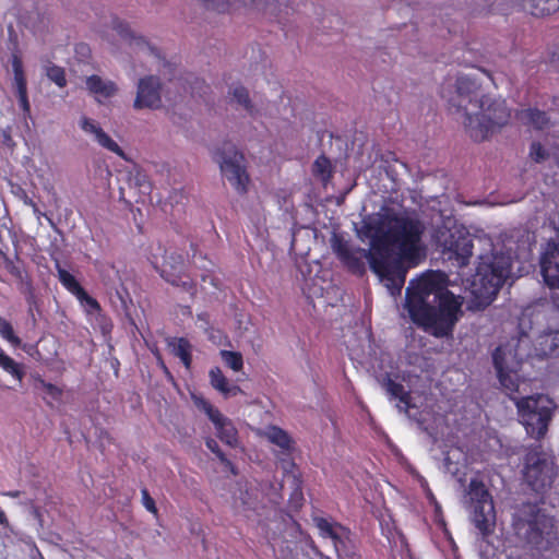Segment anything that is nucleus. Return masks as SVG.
Returning a JSON list of instances; mask_svg holds the SVG:
<instances>
[{
  "label": "nucleus",
  "mask_w": 559,
  "mask_h": 559,
  "mask_svg": "<svg viewBox=\"0 0 559 559\" xmlns=\"http://www.w3.org/2000/svg\"><path fill=\"white\" fill-rule=\"evenodd\" d=\"M425 231L417 213L388 210L366 219L357 231L361 240H369V250L355 248L337 235L332 237L331 246L352 270H359L366 258L380 282L395 296L405 283L403 263L415 266L426 257Z\"/></svg>",
  "instance_id": "obj_1"
},
{
  "label": "nucleus",
  "mask_w": 559,
  "mask_h": 559,
  "mask_svg": "<svg viewBox=\"0 0 559 559\" xmlns=\"http://www.w3.org/2000/svg\"><path fill=\"white\" fill-rule=\"evenodd\" d=\"M441 96L474 141L486 140L509 122L506 102L485 94L476 75L460 74L442 87Z\"/></svg>",
  "instance_id": "obj_2"
},
{
  "label": "nucleus",
  "mask_w": 559,
  "mask_h": 559,
  "mask_svg": "<svg viewBox=\"0 0 559 559\" xmlns=\"http://www.w3.org/2000/svg\"><path fill=\"white\" fill-rule=\"evenodd\" d=\"M462 300L447 289V277L427 272L409 282L404 308L411 320L435 336L449 335L461 314Z\"/></svg>",
  "instance_id": "obj_3"
},
{
  "label": "nucleus",
  "mask_w": 559,
  "mask_h": 559,
  "mask_svg": "<svg viewBox=\"0 0 559 559\" xmlns=\"http://www.w3.org/2000/svg\"><path fill=\"white\" fill-rule=\"evenodd\" d=\"M479 243L490 245L491 253L480 254V262L472 282V294L481 302L489 304L503 283L512 275L514 262L530 259L533 236L524 229L502 234L495 243L476 238Z\"/></svg>",
  "instance_id": "obj_4"
},
{
  "label": "nucleus",
  "mask_w": 559,
  "mask_h": 559,
  "mask_svg": "<svg viewBox=\"0 0 559 559\" xmlns=\"http://www.w3.org/2000/svg\"><path fill=\"white\" fill-rule=\"evenodd\" d=\"M469 519L483 537L490 535L496 526V511L492 497L485 484L477 478L471 479L464 501Z\"/></svg>",
  "instance_id": "obj_5"
},
{
  "label": "nucleus",
  "mask_w": 559,
  "mask_h": 559,
  "mask_svg": "<svg viewBox=\"0 0 559 559\" xmlns=\"http://www.w3.org/2000/svg\"><path fill=\"white\" fill-rule=\"evenodd\" d=\"M516 406L526 432L534 438L544 437L555 409L554 402L545 395H538L522 399Z\"/></svg>",
  "instance_id": "obj_6"
},
{
  "label": "nucleus",
  "mask_w": 559,
  "mask_h": 559,
  "mask_svg": "<svg viewBox=\"0 0 559 559\" xmlns=\"http://www.w3.org/2000/svg\"><path fill=\"white\" fill-rule=\"evenodd\" d=\"M104 37L114 53L121 51L128 55L142 53L157 56L156 49L142 35L119 19L111 20L110 27Z\"/></svg>",
  "instance_id": "obj_7"
},
{
  "label": "nucleus",
  "mask_w": 559,
  "mask_h": 559,
  "mask_svg": "<svg viewBox=\"0 0 559 559\" xmlns=\"http://www.w3.org/2000/svg\"><path fill=\"white\" fill-rule=\"evenodd\" d=\"M525 343L524 338L511 340L498 347L493 354V362L500 383L507 390L513 391L518 388V370L523 359V354L520 350Z\"/></svg>",
  "instance_id": "obj_8"
},
{
  "label": "nucleus",
  "mask_w": 559,
  "mask_h": 559,
  "mask_svg": "<svg viewBox=\"0 0 559 559\" xmlns=\"http://www.w3.org/2000/svg\"><path fill=\"white\" fill-rule=\"evenodd\" d=\"M223 177L240 193L247 191L249 176L246 170L245 156L234 145L225 144L214 156Z\"/></svg>",
  "instance_id": "obj_9"
},
{
  "label": "nucleus",
  "mask_w": 559,
  "mask_h": 559,
  "mask_svg": "<svg viewBox=\"0 0 559 559\" xmlns=\"http://www.w3.org/2000/svg\"><path fill=\"white\" fill-rule=\"evenodd\" d=\"M538 325L537 355H552L559 349V308L547 306L535 313Z\"/></svg>",
  "instance_id": "obj_10"
},
{
  "label": "nucleus",
  "mask_w": 559,
  "mask_h": 559,
  "mask_svg": "<svg viewBox=\"0 0 559 559\" xmlns=\"http://www.w3.org/2000/svg\"><path fill=\"white\" fill-rule=\"evenodd\" d=\"M524 479L535 491H542L552 484L555 465L552 457L542 451L527 453L524 467Z\"/></svg>",
  "instance_id": "obj_11"
},
{
  "label": "nucleus",
  "mask_w": 559,
  "mask_h": 559,
  "mask_svg": "<svg viewBox=\"0 0 559 559\" xmlns=\"http://www.w3.org/2000/svg\"><path fill=\"white\" fill-rule=\"evenodd\" d=\"M552 527V519L531 506L527 516L516 524L518 534L536 547H543L545 540L548 543Z\"/></svg>",
  "instance_id": "obj_12"
},
{
  "label": "nucleus",
  "mask_w": 559,
  "mask_h": 559,
  "mask_svg": "<svg viewBox=\"0 0 559 559\" xmlns=\"http://www.w3.org/2000/svg\"><path fill=\"white\" fill-rule=\"evenodd\" d=\"M150 261L154 269L159 272L167 282L179 285H187L188 282L181 277L185 269V258L175 251H168L160 245L153 247L150 253Z\"/></svg>",
  "instance_id": "obj_13"
},
{
  "label": "nucleus",
  "mask_w": 559,
  "mask_h": 559,
  "mask_svg": "<svg viewBox=\"0 0 559 559\" xmlns=\"http://www.w3.org/2000/svg\"><path fill=\"white\" fill-rule=\"evenodd\" d=\"M133 107L138 110H157L163 107L162 82L157 76L147 75L139 80Z\"/></svg>",
  "instance_id": "obj_14"
},
{
  "label": "nucleus",
  "mask_w": 559,
  "mask_h": 559,
  "mask_svg": "<svg viewBox=\"0 0 559 559\" xmlns=\"http://www.w3.org/2000/svg\"><path fill=\"white\" fill-rule=\"evenodd\" d=\"M449 259H455L460 266L467 263L473 253L474 239L464 228H455L442 242Z\"/></svg>",
  "instance_id": "obj_15"
},
{
  "label": "nucleus",
  "mask_w": 559,
  "mask_h": 559,
  "mask_svg": "<svg viewBox=\"0 0 559 559\" xmlns=\"http://www.w3.org/2000/svg\"><path fill=\"white\" fill-rule=\"evenodd\" d=\"M195 405L202 409L214 424L219 439L230 447L238 443L237 430L233 423L203 397H193Z\"/></svg>",
  "instance_id": "obj_16"
},
{
  "label": "nucleus",
  "mask_w": 559,
  "mask_h": 559,
  "mask_svg": "<svg viewBox=\"0 0 559 559\" xmlns=\"http://www.w3.org/2000/svg\"><path fill=\"white\" fill-rule=\"evenodd\" d=\"M542 275L550 288H559V243L549 241L540 259Z\"/></svg>",
  "instance_id": "obj_17"
},
{
  "label": "nucleus",
  "mask_w": 559,
  "mask_h": 559,
  "mask_svg": "<svg viewBox=\"0 0 559 559\" xmlns=\"http://www.w3.org/2000/svg\"><path fill=\"white\" fill-rule=\"evenodd\" d=\"M80 128L87 134L94 136V140L104 148L117 154L118 156H123V151L118 145V143L107 134L102 127L95 120L81 117L79 121Z\"/></svg>",
  "instance_id": "obj_18"
},
{
  "label": "nucleus",
  "mask_w": 559,
  "mask_h": 559,
  "mask_svg": "<svg viewBox=\"0 0 559 559\" xmlns=\"http://www.w3.org/2000/svg\"><path fill=\"white\" fill-rule=\"evenodd\" d=\"M314 523L323 538L331 539L337 554L345 548V542L348 539V531L340 524L332 523L323 518H316Z\"/></svg>",
  "instance_id": "obj_19"
},
{
  "label": "nucleus",
  "mask_w": 559,
  "mask_h": 559,
  "mask_svg": "<svg viewBox=\"0 0 559 559\" xmlns=\"http://www.w3.org/2000/svg\"><path fill=\"white\" fill-rule=\"evenodd\" d=\"M86 90L94 96L97 103L105 100L117 95L119 88L115 81L93 74L85 79Z\"/></svg>",
  "instance_id": "obj_20"
},
{
  "label": "nucleus",
  "mask_w": 559,
  "mask_h": 559,
  "mask_svg": "<svg viewBox=\"0 0 559 559\" xmlns=\"http://www.w3.org/2000/svg\"><path fill=\"white\" fill-rule=\"evenodd\" d=\"M228 99L231 105L245 110L250 117L261 116L260 108L252 102L248 90L241 84H231L228 90Z\"/></svg>",
  "instance_id": "obj_21"
},
{
  "label": "nucleus",
  "mask_w": 559,
  "mask_h": 559,
  "mask_svg": "<svg viewBox=\"0 0 559 559\" xmlns=\"http://www.w3.org/2000/svg\"><path fill=\"white\" fill-rule=\"evenodd\" d=\"M209 378L213 389L218 391L226 399L242 393V390L238 385L231 384L228 381L218 367L211 368L209 371Z\"/></svg>",
  "instance_id": "obj_22"
},
{
  "label": "nucleus",
  "mask_w": 559,
  "mask_h": 559,
  "mask_svg": "<svg viewBox=\"0 0 559 559\" xmlns=\"http://www.w3.org/2000/svg\"><path fill=\"white\" fill-rule=\"evenodd\" d=\"M58 274L60 282L69 292L75 295L81 301H84L91 310L98 309L97 301L85 293L72 274L66 270H59Z\"/></svg>",
  "instance_id": "obj_23"
},
{
  "label": "nucleus",
  "mask_w": 559,
  "mask_h": 559,
  "mask_svg": "<svg viewBox=\"0 0 559 559\" xmlns=\"http://www.w3.org/2000/svg\"><path fill=\"white\" fill-rule=\"evenodd\" d=\"M381 385L392 399L399 400L396 405L399 411L408 413L411 407L409 393L404 389V386L393 381L390 377L384 378Z\"/></svg>",
  "instance_id": "obj_24"
},
{
  "label": "nucleus",
  "mask_w": 559,
  "mask_h": 559,
  "mask_svg": "<svg viewBox=\"0 0 559 559\" xmlns=\"http://www.w3.org/2000/svg\"><path fill=\"white\" fill-rule=\"evenodd\" d=\"M168 347L171 353L180 358L187 369L191 366V350L192 346L186 338H169L167 341Z\"/></svg>",
  "instance_id": "obj_25"
},
{
  "label": "nucleus",
  "mask_w": 559,
  "mask_h": 559,
  "mask_svg": "<svg viewBox=\"0 0 559 559\" xmlns=\"http://www.w3.org/2000/svg\"><path fill=\"white\" fill-rule=\"evenodd\" d=\"M261 435L266 438L271 443L277 445L284 451H290L293 448V440L289 436L278 427L271 426L265 428Z\"/></svg>",
  "instance_id": "obj_26"
},
{
  "label": "nucleus",
  "mask_w": 559,
  "mask_h": 559,
  "mask_svg": "<svg viewBox=\"0 0 559 559\" xmlns=\"http://www.w3.org/2000/svg\"><path fill=\"white\" fill-rule=\"evenodd\" d=\"M525 8L535 16H545L559 10V0H524Z\"/></svg>",
  "instance_id": "obj_27"
},
{
  "label": "nucleus",
  "mask_w": 559,
  "mask_h": 559,
  "mask_svg": "<svg viewBox=\"0 0 559 559\" xmlns=\"http://www.w3.org/2000/svg\"><path fill=\"white\" fill-rule=\"evenodd\" d=\"M0 368L19 382H22L25 376L24 366L10 357L2 348H0Z\"/></svg>",
  "instance_id": "obj_28"
},
{
  "label": "nucleus",
  "mask_w": 559,
  "mask_h": 559,
  "mask_svg": "<svg viewBox=\"0 0 559 559\" xmlns=\"http://www.w3.org/2000/svg\"><path fill=\"white\" fill-rule=\"evenodd\" d=\"M37 389L43 392L44 400L51 406L55 403H60L62 400V389L52 383L39 379L37 381Z\"/></svg>",
  "instance_id": "obj_29"
},
{
  "label": "nucleus",
  "mask_w": 559,
  "mask_h": 559,
  "mask_svg": "<svg viewBox=\"0 0 559 559\" xmlns=\"http://www.w3.org/2000/svg\"><path fill=\"white\" fill-rule=\"evenodd\" d=\"M519 119L523 123L533 126L537 129H543L548 122L546 115L537 109H526L521 111L519 114Z\"/></svg>",
  "instance_id": "obj_30"
},
{
  "label": "nucleus",
  "mask_w": 559,
  "mask_h": 559,
  "mask_svg": "<svg viewBox=\"0 0 559 559\" xmlns=\"http://www.w3.org/2000/svg\"><path fill=\"white\" fill-rule=\"evenodd\" d=\"M221 358L223 362L233 371L238 372L243 368L242 355L239 352L221 350Z\"/></svg>",
  "instance_id": "obj_31"
},
{
  "label": "nucleus",
  "mask_w": 559,
  "mask_h": 559,
  "mask_svg": "<svg viewBox=\"0 0 559 559\" xmlns=\"http://www.w3.org/2000/svg\"><path fill=\"white\" fill-rule=\"evenodd\" d=\"M234 507L238 511L253 510L257 507V497H253L248 490H240L239 495L235 496Z\"/></svg>",
  "instance_id": "obj_32"
},
{
  "label": "nucleus",
  "mask_w": 559,
  "mask_h": 559,
  "mask_svg": "<svg viewBox=\"0 0 559 559\" xmlns=\"http://www.w3.org/2000/svg\"><path fill=\"white\" fill-rule=\"evenodd\" d=\"M0 336L13 346H19L21 340L15 335L12 324L0 317Z\"/></svg>",
  "instance_id": "obj_33"
},
{
  "label": "nucleus",
  "mask_w": 559,
  "mask_h": 559,
  "mask_svg": "<svg viewBox=\"0 0 559 559\" xmlns=\"http://www.w3.org/2000/svg\"><path fill=\"white\" fill-rule=\"evenodd\" d=\"M12 66L14 72V83L16 86L17 94L26 93V81L24 78L21 61L17 58H14Z\"/></svg>",
  "instance_id": "obj_34"
},
{
  "label": "nucleus",
  "mask_w": 559,
  "mask_h": 559,
  "mask_svg": "<svg viewBox=\"0 0 559 559\" xmlns=\"http://www.w3.org/2000/svg\"><path fill=\"white\" fill-rule=\"evenodd\" d=\"M313 173L322 180H326L331 175V162L324 156H319L313 163Z\"/></svg>",
  "instance_id": "obj_35"
},
{
  "label": "nucleus",
  "mask_w": 559,
  "mask_h": 559,
  "mask_svg": "<svg viewBox=\"0 0 559 559\" xmlns=\"http://www.w3.org/2000/svg\"><path fill=\"white\" fill-rule=\"evenodd\" d=\"M46 73L47 76L59 87L66 86L67 80L62 68L57 66H49L47 67Z\"/></svg>",
  "instance_id": "obj_36"
},
{
  "label": "nucleus",
  "mask_w": 559,
  "mask_h": 559,
  "mask_svg": "<svg viewBox=\"0 0 559 559\" xmlns=\"http://www.w3.org/2000/svg\"><path fill=\"white\" fill-rule=\"evenodd\" d=\"M250 4L264 13L274 14L277 11V0H250Z\"/></svg>",
  "instance_id": "obj_37"
},
{
  "label": "nucleus",
  "mask_w": 559,
  "mask_h": 559,
  "mask_svg": "<svg viewBox=\"0 0 559 559\" xmlns=\"http://www.w3.org/2000/svg\"><path fill=\"white\" fill-rule=\"evenodd\" d=\"M530 155L535 162H542L547 157L546 151L539 143L532 144Z\"/></svg>",
  "instance_id": "obj_38"
},
{
  "label": "nucleus",
  "mask_w": 559,
  "mask_h": 559,
  "mask_svg": "<svg viewBox=\"0 0 559 559\" xmlns=\"http://www.w3.org/2000/svg\"><path fill=\"white\" fill-rule=\"evenodd\" d=\"M206 447L213 452L215 453L218 459L225 463L226 465H230V462L224 456V454L221 452L219 448H218V444L215 440L213 439H209L206 440Z\"/></svg>",
  "instance_id": "obj_39"
},
{
  "label": "nucleus",
  "mask_w": 559,
  "mask_h": 559,
  "mask_svg": "<svg viewBox=\"0 0 559 559\" xmlns=\"http://www.w3.org/2000/svg\"><path fill=\"white\" fill-rule=\"evenodd\" d=\"M142 502L147 511H150L154 514L157 513V509L155 507V501L153 500V498H151V496L148 495L146 489L142 490Z\"/></svg>",
  "instance_id": "obj_40"
},
{
  "label": "nucleus",
  "mask_w": 559,
  "mask_h": 559,
  "mask_svg": "<svg viewBox=\"0 0 559 559\" xmlns=\"http://www.w3.org/2000/svg\"><path fill=\"white\" fill-rule=\"evenodd\" d=\"M29 543L32 544V549L29 554L31 559H45L39 549L37 548L35 542L33 539H29Z\"/></svg>",
  "instance_id": "obj_41"
},
{
  "label": "nucleus",
  "mask_w": 559,
  "mask_h": 559,
  "mask_svg": "<svg viewBox=\"0 0 559 559\" xmlns=\"http://www.w3.org/2000/svg\"><path fill=\"white\" fill-rule=\"evenodd\" d=\"M17 95H19V100H20L21 107L23 108L24 111H28L29 104H28V99H27V92L23 93V94H17Z\"/></svg>",
  "instance_id": "obj_42"
},
{
  "label": "nucleus",
  "mask_w": 559,
  "mask_h": 559,
  "mask_svg": "<svg viewBox=\"0 0 559 559\" xmlns=\"http://www.w3.org/2000/svg\"><path fill=\"white\" fill-rule=\"evenodd\" d=\"M550 226L554 228V230L557 233L559 237V212L552 214L550 217Z\"/></svg>",
  "instance_id": "obj_43"
},
{
  "label": "nucleus",
  "mask_w": 559,
  "mask_h": 559,
  "mask_svg": "<svg viewBox=\"0 0 559 559\" xmlns=\"http://www.w3.org/2000/svg\"><path fill=\"white\" fill-rule=\"evenodd\" d=\"M0 525H3L5 528H8L11 533H14L13 528L11 527L8 518L3 511L0 510Z\"/></svg>",
  "instance_id": "obj_44"
},
{
  "label": "nucleus",
  "mask_w": 559,
  "mask_h": 559,
  "mask_svg": "<svg viewBox=\"0 0 559 559\" xmlns=\"http://www.w3.org/2000/svg\"><path fill=\"white\" fill-rule=\"evenodd\" d=\"M32 513H33L34 518L38 521L39 526L43 527L44 526V520H43V516H41V513H40L39 509L36 508V507H33Z\"/></svg>",
  "instance_id": "obj_45"
},
{
  "label": "nucleus",
  "mask_w": 559,
  "mask_h": 559,
  "mask_svg": "<svg viewBox=\"0 0 559 559\" xmlns=\"http://www.w3.org/2000/svg\"><path fill=\"white\" fill-rule=\"evenodd\" d=\"M533 312L531 311V309H526L523 314H522V318L520 319V328L521 329H524L525 326V320L526 318H528L530 316H532Z\"/></svg>",
  "instance_id": "obj_46"
},
{
  "label": "nucleus",
  "mask_w": 559,
  "mask_h": 559,
  "mask_svg": "<svg viewBox=\"0 0 559 559\" xmlns=\"http://www.w3.org/2000/svg\"><path fill=\"white\" fill-rule=\"evenodd\" d=\"M294 499L296 501L297 507L300 504V501L302 500V496L300 491H296L294 493Z\"/></svg>",
  "instance_id": "obj_47"
},
{
  "label": "nucleus",
  "mask_w": 559,
  "mask_h": 559,
  "mask_svg": "<svg viewBox=\"0 0 559 559\" xmlns=\"http://www.w3.org/2000/svg\"><path fill=\"white\" fill-rule=\"evenodd\" d=\"M20 493H21L20 491L14 490V491H8L4 495L8 497H11V498H17V497H20Z\"/></svg>",
  "instance_id": "obj_48"
},
{
  "label": "nucleus",
  "mask_w": 559,
  "mask_h": 559,
  "mask_svg": "<svg viewBox=\"0 0 559 559\" xmlns=\"http://www.w3.org/2000/svg\"><path fill=\"white\" fill-rule=\"evenodd\" d=\"M20 539L32 549V544L29 543V539H33L32 537H29V536H22Z\"/></svg>",
  "instance_id": "obj_49"
}]
</instances>
